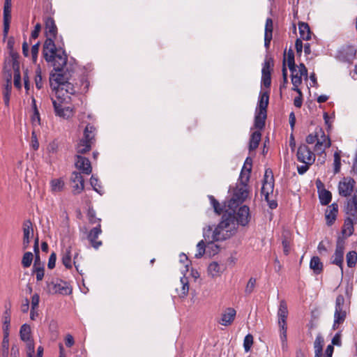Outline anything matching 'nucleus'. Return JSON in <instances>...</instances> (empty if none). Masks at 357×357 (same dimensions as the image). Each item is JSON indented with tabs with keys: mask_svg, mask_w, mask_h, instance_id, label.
<instances>
[{
	"mask_svg": "<svg viewBox=\"0 0 357 357\" xmlns=\"http://www.w3.org/2000/svg\"><path fill=\"white\" fill-rule=\"evenodd\" d=\"M269 96L268 92H261L256 111L267 113Z\"/></svg>",
	"mask_w": 357,
	"mask_h": 357,
	"instance_id": "obj_23",
	"label": "nucleus"
},
{
	"mask_svg": "<svg viewBox=\"0 0 357 357\" xmlns=\"http://www.w3.org/2000/svg\"><path fill=\"white\" fill-rule=\"evenodd\" d=\"M40 301V296L38 294H34L31 298V308H38Z\"/></svg>",
	"mask_w": 357,
	"mask_h": 357,
	"instance_id": "obj_63",
	"label": "nucleus"
},
{
	"mask_svg": "<svg viewBox=\"0 0 357 357\" xmlns=\"http://www.w3.org/2000/svg\"><path fill=\"white\" fill-rule=\"evenodd\" d=\"M316 184L318 189L319 198L321 204L322 205L328 204L331 202L332 198L331 192L324 188V185L321 180H317Z\"/></svg>",
	"mask_w": 357,
	"mask_h": 357,
	"instance_id": "obj_17",
	"label": "nucleus"
},
{
	"mask_svg": "<svg viewBox=\"0 0 357 357\" xmlns=\"http://www.w3.org/2000/svg\"><path fill=\"white\" fill-rule=\"evenodd\" d=\"M11 89H12L11 75H10L9 77H8V79H7L6 84L3 91V101L6 106L9 105Z\"/></svg>",
	"mask_w": 357,
	"mask_h": 357,
	"instance_id": "obj_34",
	"label": "nucleus"
},
{
	"mask_svg": "<svg viewBox=\"0 0 357 357\" xmlns=\"http://www.w3.org/2000/svg\"><path fill=\"white\" fill-rule=\"evenodd\" d=\"M52 104L56 116L66 119L73 116L74 111L70 103L53 100Z\"/></svg>",
	"mask_w": 357,
	"mask_h": 357,
	"instance_id": "obj_10",
	"label": "nucleus"
},
{
	"mask_svg": "<svg viewBox=\"0 0 357 357\" xmlns=\"http://www.w3.org/2000/svg\"><path fill=\"white\" fill-rule=\"evenodd\" d=\"M96 128L93 126L88 124L84 130V137L82 139H85L86 142L93 144L95 137Z\"/></svg>",
	"mask_w": 357,
	"mask_h": 357,
	"instance_id": "obj_30",
	"label": "nucleus"
},
{
	"mask_svg": "<svg viewBox=\"0 0 357 357\" xmlns=\"http://www.w3.org/2000/svg\"><path fill=\"white\" fill-rule=\"evenodd\" d=\"M39 46H40V43H37L36 44L33 45L31 47V56H32V59H33V62H36L37 60L38 54V51H39Z\"/></svg>",
	"mask_w": 357,
	"mask_h": 357,
	"instance_id": "obj_60",
	"label": "nucleus"
},
{
	"mask_svg": "<svg viewBox=\"0 0 357 357\" xmlns=\"http://www.w3.org/2000/svg\"><path fill=\"white\" fill-rule=\"evenodd\" d=\"M11 2L5 1L3 7V32L7 34L11 19Z\"/></svg>",
	"mask_w": 357,
	"mask_h": 357,
	"instance_id": "obj_21",
	"label": "nucleus"
},
{
	"mask_svg": "<svg viewBox=\"0 0 357 357\" xmlns=\"http://www.w3.org/2000/svg\"><path fill=\"white\" fill-rule=\"evenodd\" d=\"M355 180H342L338 185L339 194L343 197L349 196L354 190Z\"/></svg>",
	"mask_w": 357,
	"mask_h": 357,
	"instance_id": "obj_16",
	"label": "nucleus"
},
{
	"mask_svg": "<svg viewBox=\"0 0 357 357\" xmlns=\"http://www.w3.org/2000/svg\"><path fill=\"white\" fill-rule=\"evenodd\" d=\"M344 298L342 295L337 296L335 300V309L334 313L333 328L335 329L338 325L342 324L347 317L346 310H344Z\"/></svg>",
	"mask_w": 357,
	"mask_h": 357,
	"instance_id": "obj_7",
	"label": "nucleus"
},
{
	"mask_svg": "<svg viewBox=\"0 0 357 357\" xmlns=\"http://www.w3.org/2000/svg\"><path fill=\"white\" fill-rule=\"evenodd\" d=\"M354 232V221L353 219L350 217L345 219L343 228L342 233L346 236H351Z\"/></svg>",
	"mask_w": 357,
	"mask_h": 357,
	"instance_id": "obj_38",
	"label": "nucleus"
},
{
	"mask_svg": "<svg viewBox=\"0 0 357 357\" xmlns=\"http://www.w3.org/2000/svg\"><path fill=\"white\" fill-rule=\"evenodd\" d=\"M261 195L264 197V199L275 198L274 180H264Z\"/></svg>",
	"mask_w": 357,
	"mask_h": 357,
	"instance_id": "obj_19",
	"label": "nucleus"
},
{
	"mask_svg": "<svg viewBox=\"0 0 357 357\" xmlns=\"http://www.w3.org/2000/svg\"><path fill=\"white\" fill-rule=\"evenodd\" d=\"M318 136L316 133V130L313 133L309 134L305 139V142L308 144H312L314 143H317Z\"/></svg>",
	"mask_w": 357,
	"mask_h": 357,
	"instance_id": "obj_59",
	"label": "nucleus"
},
{
	"mask_svg": "<svg viewBox=\"0 0 357 357\" xmlns=\"http://www.w3.org/2000/svg\"><path fill=\"white\" fill-rule=\"evenodd\" d=\"M356 260L357 254L356 252L351 251L347 254V263L349 267H353L356 264Z\"/></svg>",
	"mask_w": 357,
	"mask_h": 357,
	"instance_id": "obj_48",
	"label": "nucleus"
},
{
	"mask_svg": "<svg viewBox=\"0 0 357 357\" xmlns=\"http://www.w3.org/2000/svg\"><path fill=\"white\" fill-rule=\"evenodd\" d=\"M282 247L283 252L284 255H287L289 253L290 250V244H291V234L288 231H284L282 233Z\"/></svg>",
	"mask_w": 357,
	"mask_h": 357,
	"instance_id": "obj_33",
	"label": "nucleus"
},
{
	"mask_svg": "<svg viewBox=\"0 0 357 357\" xmlns=\"http://www.w3.org/2000/svg\"><path fill=\"white\" fill-rule=\"evenodd\" d=\"M13 68H14V82H13L14 86L17 89H20L22 86V84H21V75H20V73L19 70V68H18V66L16 67L15 65L14 64Z\"/></svg>",
	"mask_w": 357,
	"mask_h": 357,
	"instance_id": "obj_47",
	"label": "nucleus"
},
{
	"mask_svg": "<svg viewBox=\"0 0 357 357\" xmlns=\"http://www.w3.org/2000/svg\"><path fill=\"white\" fill-rule=\"evenodd\" d=\"M324 346V338L321 335H317L314 342V357H321Z\"/></svg>",
	"mask_w": 357,
	"mask_h": 357,
	"instance_id": "obj_35",
	"label": "nucleus"
},
{
	"mask_svg": "<svg viewBox=\"0 0 357 357\" xmlns=\"http://www.w3.org/2000/svg\"><path fill=\"white\" fill-rule=\"evenodd\" d=\"M291 75V83L293 84L292 90L301 93V89L298 86L302 83V77H307V70L303 63H301L296 68L290 70Z\"/></svg>",
	"mask_w": 357,
	"mask_h": 357,
	"instance_id": "obj_8",
	"label": "nucleus"
},
{
	"mask_svg": "<svg viewBox=\"0 0 357 357\" xmlns=\"http://www.w3.org/2000/svg\"><path fill=\"white\" fill-rule=\"evenodd\" d=\"M8 348H9V340L8 333L5 332L4 336L2 340V357L8 356Z\"/></svg>",
	"mask_w": 357,
	"mask_h": 357,
	"instance_id": "obj_44",
	"label": "nucleus"
},
{
	"mask_svg": "<svg viewBox=\"0 0 357 357\" xmlns=\"http://www.w3.org/2000/svg\"><path fill=\"white\" fill-rule=\"evenodd\" d=\"M266 116L267 113L256 111L254 123L255 128L259 130L263 129L265 126Z\"/></svg>",
	"mask_w": 357,
	"mask_h": 357,
	"instance_id": "obj_26",
	"label": "nucleus"
},
{
	"mask_svg": "<svg viewBox=\"0 0 357 357\" xmlns=\"http://www.w3.org/2000/svg\"><path fill=\"white\" fill-rule=\"evenodd\" d=\"M63 68L60 70H54L56 73L50 74V86L56 95V98H52V101L58 100L70 103L73 100L72 96L75 95L77 90L74 85L68 82L66 75L61 73Z\"/></svg>",
	"mask_w": 357,
	"mask_h": 357,
	"instance_id": "obj_3",
	"label": "nucleus"
},
{
	"mask_svg": "<svg viewBox=\"0 0 357 357\" xmlns=\"http://www.w3.org/2000/svg\"><path fill=\"white\" fill-rule=\"evenodd\" d=\"M261 137V134L259 130L255 131L252 133L249 144L250 151H254L258 147Z\"/></svg>",
	"mask_w": 357,
	"mask_h": 357,
	"instance_id": "obj_31",
	"label": "nucleus"
},
{
	"mask_svg": "<svg viewBox=\"0 0 357 357\" xmlns=\"http://www.w3.org/2000/svg\"><path fill=\"white\" fill-rule=\"evenodd\" d=\"M221 273H222V268L218 263L213 261L208 265V273L212 278L219 276Z\"/></svg>",
	"mask_w": 357,
	"mask_h": 357,
	"instance_id": "obj_37",
	"label": "nucleus"
},
{
	"mask_svg": "<svg viewBox=\"0 0 357 357\" xmlns=\"http://www.w3.org/2000/svg\"><path fill=\"white\" fill-rule=\"evenodd\" d=\"M56 260V255L54 252H52L49 257V261L47 264V266L50 269H52L55 267Z\"/></svg>",
	"mask_w": 357,
	"mask_h": 357,
	"instance_id": "obj_61",
	"label": "nucleus"
},
{
	"mask_svg": "<svg viewBox=\"0 0 357 357\" xmlns=\"http://www.w3.org/2000/svg\"><path fill=\"white\" fill-rule=\"evenodd\" d=\"M333 173L337 174L340 172L341 167V158L338 152H335L334 160L333 163Z\"/></svg>",
	"mask_w": 357,
	"mask_h": 357,
	"instance_id": "obj_46",
	"label": "nucleus"
},
{
	"mask_svg": "<svg viewBox=\"0 0 357 357\" xmlns=\"http://www.w3.org/2000/svg\"><path fill=\"white\" fill-rule=\"evenodd\" d=\"M180 287H176V291L179 297L183 298L186 296L189 291V282L185 276L181 277L180 279Z\"/></svg>",
	"mask_w": 357,
	"mask_h": 357,
	"instance_id": "obj_24",
	"label": "nucleus"
},
{
	"mask_svg": "<svg viewBox=\"0 0 357 357\" xmlns=\"http://www.w3.org/2000/svg\"><path fill=\"white\" fill-rule=\"evenodd\" d=\"M316 133L318 136L317 143L314 147V152L317 153H323L324 151L329 148L331 143L329 137L325 135L321 128H316Z\"/></svg>",
	"mask_w": 357,
	"mask_h": 357,
	"instance_id": "obj_9",
	"label": "nucleus"
},
{
	"mask_svg": "<svg viewBox=\"0 0 357 357\" xmlns=\"http://www.w3.org/2000/svg\"><path fill=\"white\" fill-rule=\"evenodd\" d=\"M287 64L289 70L294 69L297 67L295 65L294 54L291 50H289L287 54Z\"/></svg>",
	"mask_w": 357,
	"mask_h": 357,
	"instance_id": "obj_54",
	"label": "nucleus"
},
{
	"mask_svg": "<svg viewBox=\"0 0 357 357\" xmlns=\"http://www.w3.org/2000/svg\"><path fill=\"white\" fill-rule=\"evenodd\" d=\"M102 233L100 223H98L96 227L90 230L87 235V239L90 242L91 246L95 249H98L102 243L101 241H98L99 235Z\"/></svg>",
	"mask_w": 357,
	"mask_h": 357,
	"instance_id": "obj_14",
	"label": "nucleus"
},
{
	"mask_svg": "<svg viewBox=\"0 0 357 357\" xmlns=\"http://www.w3.org/2000/svg\"><path fill=\"white\" fill-rule=\"evenodd\" d=\"M33 236L32 222L29 220H26L23 223V248L24 250L28 248Z\"/></svg>",
	"mask_w": 357,
	"mask_h": 357,
	"instance_id": "obj_15",
	"label": "nucleus"
},
{
	"mask_svg": "<svg viewBox=\"0 0 357 357\" xmlns=\"http://www.w3.org/2000/svg\"><path fill=\"white\" fill-rule=\"evenodd\" d=\"M204 241L206 243V255L211 257L218 253L220 251V246L214 243L216 241H211L208 238H204Z\"/></svg>",
	"mask_w": 357,
	"mask_h": 357,
	"instance_id": "obj_29",
	"label": "nucleus"
},
{
	"mask_svg": "<svg viewBox=\"0 0 357 357\" xmlns=\"http://www.w3.org/2000/svg\"><path fill=\"white\" fill-rule=\"evenodd\" d=\"M252 169V160L248 158L240 174L239 178H249Z\"/></svg>",
	"mask_w": 357,
	"mask_h": 357,
	"instance_id": "obj_36",
	"label": "nucleus"
},
{
	"mask_svg": "<svg viewBox=\"0 0 357 357\" xmlns=\"http://www.w3.org/2000/svg\"><path fill=\"white\" fill-rule=\"evenodd\" d=\"M273 65V61L270 60H266L264 61L261 73L262 75H271V67Z\"/></svg>",
	"mask_w": 357,
	"mask_h": 357,
	"instance_id": "obj_56",
	"label": "nucleus"
},
{
	"mask_svg": "<svg viewBox=\"0 0 357 357\" xmlns=\"http://www.w3.org/2000/svg\"><path fill=\"white\" fill-rule=\"evenodd\" d=\"M44 349L42 346L37 348V353H35V345L33 342H29L26 345V357H43Z\"/></svg>",
	"mask_w": 357,
	"mask_h": 357,
	"instance_id": "obj_22",
	"label": "nucleus"
},
{
	"mask_svg": "<svg viewBox=\"0 0 357 357\" xmlns=\"http://www.w3.org/2000/svg\"><path fill=\"white\" fill-rule=\"evenodd\" d=\"M64 185L63 180H51L50 188L53 192H57L62 190Z\"/></svg>",
	"mask_w": 357,
	"mask_h": 357,
	"instance_id": "obj_45",
	"label": "nucleus"
},
{
	"mask_svg": "<svg viewBox=\"0 0 357 357\" xmlns=\"http://www.w3.org/2000/svg\"><path fill=\"white\" fill-rule=\"evenodd\" d=\"M347 213L354 216L357 213V192H356L353 198L348 200L346 206Z\"/></svg>",
	"mask_w": 357,
	"mask_h": 357,
	"instance_id": "obj_25",
	"label": "nucleus"
},
{
	"mask_svg": "<svg viewBox=\"0 0 357 357\" xmlns=\"http://www.w3.org/2000/svg\"><path fill=\"white\" fill-rule=\"evenodd\" d=\"M344 241L339 238L336 243L335 251L331 258V263L338 266L342 273L343 272V259H344Z\"/></svg>",
	"mask_w": 357,
	"mask_h": 357,
	"instance_id": "obj_13",
	"label": "nucleus"
},
{
	"mask_svg": "<svg viewBox=\"0 0 357 357\" xmlns=\"http://www.w3.org/2000/svg\"><path fill=\"white\" fill-rule=\"evenodd\" d=\"M75 165L76 168L79 171V173L75 174V178H82L81 176H78V174H80L81 173L86 175H89L91 173V165L88 158L77 155L75 157Z\"/></svg>",
	"mask_w": 357,
	"mask_h": 357,
	"instance_id": "obj_12",
	"label": "nucleus"
},
{
	"mask_svg": "<svg viewBox=\"0 0 357 357\" xmlns=\"http://www.w3.org/2000/svg\"><path fill=\"white\" fill-rule=\"evenodd\" d=\"M255 285H256V279L254 278H251L249 280V281L246 285V287L245 289V294H250L254 291Z\"/></svg>",
	"mask_w": 357,
	"mask_h": 357,
	"instance_id": "obj_53",
	"label": "nucleus"
},
{
	"mask_svg": "<svg viewBox=\"0 0 357 357\" xmlns=\"http://www.w3.org/2000/svg\"><path fill=\"white\" fill-rule=\"evenodd\" d=\"M297 158L303 164H313L315 160V153L306 144H301L297 151Z\"/></svg>",
	"mask_w": 357,
	"mask_h": 357,
	"instance_id": "obj_11",
	"label": "nucleus"
},
{
	"mask_svg": "<svg viewBox=\"0 0 357 357\" xmlns=\"http://www.w3.org/2000/svg\"><path fill=\"white\" fill-rule=\"evenodd\" d=\"M223 213L222 220L216 226L214 230L211 226L204 229L203 236L211 241H224L232 236L236 231V221L231 216L230 213Z\"/></svg>",
	"mask_w": 357,
	"mask_h": 357,
	"instance_id": "obj_4",
	"label": "nucleus"
},
{
	"mask_svg": "<svg viewBox=\"0 0 357 357\" xmlns=\"http://www.w3.org/2000/svg\"><path fill=\"white\" fill-rule=\"evenodd\" d=\"M47 291L52 294H60L68 295L71 293L72 289L68 282L59 279H56L47 282Z\"/></svg>",
	"mask_w": 357,
	"mask_h": 357,
	"instance_id": "obj_6",
	"label": "nucleus"
},
{
	"mask_svg": "<svg viewBox=\"0 0 357 357\" xmlns=\"http://www.w3.org/2000/svg\"><path fill=\"white\" fill-rule=\"evenodd\" d=\"M35 84L37 89H40L43 87V78L41 75V70L40 68H38L36 70V76H35Z\"/></svg>",
	"mask_w": 357,
	"mask_h": 357,
	"instance_id": "obj_51",
	"label": "nucleus"
},
{
	"mask_svg": "<svg viewBox=\"0 0 357 357\" xmlns=\"http://www.w3.org/2000/svg\"><path fill=\"white\" fill-rule=\"evenodd\" d=\"M282 79H283V83L280 85V89L285 88L286 85L288 82L287 79V70L285 66V61L283 62V66H282Z\"/></svg>",
	"mask_w": 357,
	"mask_h": 357,
	"instance_id": "obj_57",
	"label": "nucleus"
},
{
	"mask_svg": "<svg viewBox=\"0 0 357 357\" xmlns=\"http://www.w3.org/2000/svg\"><path fill=\"white\" fill-rule=\"evenodd\" d=\"M39 262V258L36 257L33 265V269L38 281L42 280L44 277V268L40 266Z\"/></svg>",
	"mask_w": 357,
	"mask_h": 357,
	"instance_id": "obj_42",
	"label": "nucleus"
},
{
	"mask_svg": "<svg viewBox=\"0 0 357 357\" xmlns=\"http://www.w3.org/2000/svg\"><path fill=\"white\" fill-rule=\"evenodd\" d=\"M21 340L29 344V342H33L31 337V327L28 324H23L20 331Z\"/></svg>",
	"mask_w": 357,
	"mask_h": 357,
	"instance_id": "obj_28",
	"label": "nucleus"
},
{
	"mask_svg": "<svg viewBox=\"0 0 357 357\" xmlns=\"http://www.w3.org/2000/svg\"><path fill=\"white\" fill-rule=\"evenodd\" d=\"M41 24L40 23H37L34 27V30L31 32V37L33 39L37 38L39 36Z\"/></svg>",
	"mask_w": 357,
	"mask_h": 357,
	"instance_id": "obj_64",
	"label": "nucleus"
},
{
	"mask_svg": "<svg viewBox=\"0 0 357 357\" xmlns=\"http://www.w3.org/2000/svg\"><path fill=\"white\" fill-rule=\"evenodd\" d=\"M33 254L31 252H26L22 257V264L24 268H28L31 266Z\"/></svg>",
	"mask_w": 357,
	"mask_h": 357,
	"instance_id": "obj_49",
	"label": "nucleus"
},
{
	"mask_svg": "<svg viewBox=\"0 0 357 357\" xmlns=\"http://www.w3.org/2000/svg\"><path fill=\"white\" fill-rule=\"evenodd\" d=\"M273 20L271 18L266 19L264 34H267L268 36H273Z\"/></svg>",
	"mask_w": 357,
	"mask_h": 357,
	"instance_id": "obj_55",
	"label": "nucleus"
},
{
	"mask_svg": "<svg viewBox=\"0 0 357 357\" xmlns=\"http://www.w3.org/2000/svg\"><path fill=\"white\" fill-rule=\"evenodd\" d=\"M70 186L74 194H79L84 190V180H70Z\"/></svg>",
	"mask_w": 357,
	"mask_h": 357,
	"instance_id": "obj_41",
	"label": "nucleus"
},
{
	"mask_svg": "<svg viewBox=\"0 0 357 357\" xmlns=\"http://www.w3.org/2000/svg\"><path fill=\"white\" fill-rule=\"evenodd\" d=\"M248 196V190L247 184L242 182V185L237 187L231 197L224 203L223 206L215 199L213 195H209L208 199L212 205L214 211L220 215L222 212L230 213L231 216L236 221V227L240 225L246 226L251 219L250 208L244 205L240 207L236 213V208L241 204Z\"/></svg>",
	"mask_w": 357,
	"mask_h": 357,
	"instance_id": "obj_1",
	"label": "nucleus"
},
{
	"mask_svg": "<svg viewBox=\"0 0 357 357\" xmlns=\"http://www.w3.org/2000/svg\"><path fill=\"white\" fill-rule=\"evenodd\" d=\"M32 105L33 109V114L32 116L33 123H38V124H40V114L36 107V100L34 98L32 99Z\"/></svg>",
	"mask_w": 357,
	"mask_h": 357,
	"instance_id": "obj_52",
	"label": "nucleus"
},
{
	"mask_svg": "<svg viewBox=\"0 0 357 357\" xmlns=\"http://www.w3.org/2000/svg\"><path fill=\"white\" fill-rule=\"evenodd\" d=\"M298 29L301 40H308L311 38V31L307 23L300 22L298 24Z\"/></svg>",
	"mask_w": 357,
	"mask_h": 357,
	"instance_id": "obj_27",
	"label": "nucleus"
},
{
	"mask_svg": "<svg viewBox=\"0 0 357 357\" xmlns=\"http://www.w3.org/2000/svg\"><path fill=\"white\" fill-rule=\"evenodd\" d=\"M71 247H68L62 255V263L67 268H72V261H71Z\"/></svg>",
	"mask_w": 357,
	"mask_h": 357,
	"instance_id": "obj_39",
	"label": "nucleus"
},
{
	"mask_svg": "<svg viewBox=\"0 0 357 357\" xmlns=\"http://www.w3.org/2000/svg\"><path fill=\"white\" fill-rule=\"evenodd\" d=\"M338 213V206L337 204L333 203L328 206L325 212V217L328 225H332L336 220L337 214Z\"/></svg>",
	"mask_w": 357,
	"mask_h": 357,
	"instance_id": "obj_20",
	"label": "nucleus"
},
{
	"mask_svg": "<svg viewBox=\"0 0 357 357\" xmlns=\"http://www.w3.org/2000/svg\"><path fill=\"white\" fill-rule=\"evenodd\" d=\"M261 82L265 87H270L271 84V75H262Z\"/></svg>",
	"mask_w": 357,
	"mask_h": 357,
	"instance_id": "obj_62",
	"label": "nucleus"
},
{
	"mask_svg": "<svg viewBox=\"0 0 357 357\" xmlns=\"http://www.w3.org/2000/svg\"><path fill=\"white\" fill-rule=\"evenodd\" d=\"M288 316L287 305L284 301H281L278 311V326L282 348L287 346V318Z\"/></svg>",
	"mask_w": 357,
	"mask_h": 357,
	"instance_id": "obj_5",
	"label": "nucleus"
},
{
	"mask_svg": "<svg viewBox=\"0 0 357 357\" xmlns=\"http://www.w3.org/2000/svg\"><path fill=\"white\" fill-rule=\"evenodd\" d=\"M206 254V243L204 240L200 241L197 245V252L195 257L197 259L201 258L204 254Z\"/></svg>",
	"mask_w": 357,
	"mask_h": 357,
	"instance_id": "obj_43",
	"label": "nucleus"
},
{
	"mask_svg": "<svg viewBox=\"0 0 357 357\" xmlns=\"http://www.w3.org/2000/svg\"><path fill=\"white\" fill-rule=\"evenodd\" d=\"M31 146L33 149L38 150L39 147V142L37 139V135L36 132L33 130L31 133Z\"/></svg>",
	"mask_w": 357,
	"mask_h": 357,
	"instance_id": "obj_58",
	"label": "nucleus"
},
{
	"mask_svg": "<svg viewBox=\"0 0 357 357\" xmlns=\"http://www.w3.org/2000/svg\"><path fill=\"white\" fill-rule=\"evenodd\" d=\"M45 24L47 39L43 45V55L45 61L53 66L54 70H60L66 66L68 57L64 50L56 47L54 44L53 39L56 36L57 28L54 19L51 17H47Z\"/></svg>",
	"mask_w": 357,
	"mask_h": 357,
	"instance_id": "obj_2",
	"label": "nucleus"
},
{
	"mask_svg": "<svg viewBox=\"0 0 357 357\" xmlns=\"http://www.w3.org/2000/svg\"><path fill=\"white\" fill-rule=\"evenodd\" d=\"M92 144L86 142L85 139H80L79 142L77 145V153H85L91 150Z\"/></svg>",
	"mask_w": 357,
	"mask_h": 357,
	"instance_id": "obj_40",
	"label": "nucleus"
},
{
	"mask_svg": "<svg viewBox=\"0 0 357 357\" xmlns=\"http://www.w3.org/2000/svg\"><path fill=\"white\" fill-rule=\"evenodd\" d=\"M310 267L315 274H319L323 270V264L318 257L314 256L310 260Z\"/></svg>",
	"mask_w": 357,
	"mask_h": 357,
	"instance_id": "obj_32",
	"label": "nucleus"
},
{
	"mask_svg": "<svg viewBox=\"0 0 357 357\" xmlns=\"http://www.w3.org/2000/svg\"><path fill=\"white\" fill-rule=\"evenodd\" d=\"M236 314V312L234 308H227L222 314V317L219 321V324L225 326L231 325L234 320Z\"/></svg>",
	"mask_w": 357,
	"mask_h": 357,
	"instance_id": "obj_18",
	"label": "nucleus"
},
{
	"mask_svg": "<svg viewBox=\"0 0 357 357\" xmlns=\"http://www.w3.org/2000/svg\"><path fill=\"white\" fill-rule=\"evenodd\" d=\"M253 344V336L251 334H248L243 341V347L246 352H248Z\"/></svg>",
	"mask_w": 357,
	"mask_h": 357,
	"instance_id": "obj_50",
	"label": "nucleus"
}]
</instances>
